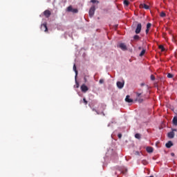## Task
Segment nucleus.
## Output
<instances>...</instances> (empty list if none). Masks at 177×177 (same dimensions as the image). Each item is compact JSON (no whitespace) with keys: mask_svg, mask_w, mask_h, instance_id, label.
<instances>
[{"mask_svg":"<svg viewBox=\"0 0 177 177\" xmlns=\"http://www.w3.org/2000/svg\"><path fill=\"white\" fill-rule=\"evenodd\" d=\"M95 10H96L95 6H91L88 12L90 17H93V15H95Z\"/></svg>","mask_w":177,"mask_h":177,"instance_id":"nucleus-1","label":"nucleus"},{"mask_svg":"<svg viewBox=\"0 0 177 177\" xmlns=\"http://www.w3.org/2000/svg\"><path fill=\"white\" fill-rule=\"evenodd\" d=\"M140 31H142V24H138L135 32L136 34H140Z\"/></svg>","mask_w":177,"mask_h":177,"instance_id":"nucleus-2","label":"nucleus"},{"mask_svg":"<svg viewBox=\"0 0 177 177\" xmlns=\"http://www.w3.org/2000/svg\"><path fill=\"white\" fill-rule=\"evenodd\" d=\"M80 89H81L82 92H83L84 93H85L88 92V91H89V88L85 84H82L80 87Z\"/></svg>","mask_w":177,"mask_h":177,"instance_id":"nucleus-3","label":"nucleus"},{"mask_svg":"<svg viewBox=\"0 0 177 177\" xmlns=\"http://www.w3.org/2000/svg\"><path fill=\"white\" fill-rule=\"evenodd\" d=\"M41 31H44V32H48V26H46V23L41 24Z\"/></svg>","mask_w":177,"mask_h":177,"instance_id":"nucleus-4","label":"nucleus"},{"mask_svg":"<svg viewBox=\"0 0 177 177\" xmlns=\"http://www.w3.org/2000/svg\"><path fill=\"white\" fill-rule=\"evenodd\" d=\"M124 82H117L116 85L119 89H122L124 88Z\"/></svg>","mask_w":177,"mask_h":177,"instance_id":"nucleus-5","label":"nucleus"},{"mask_svg":"<svg viewBox=\"0 0 177 177\" xmlns=\"http://www.w3.org/2000/svg\"><path fill=\"white\" fill-rule=\"evenodd\" d=\"M119 48H120L122 50H127L128 49V48H127V45H125L124 43H120L119 44Z\"/></svg>","mask_w":177,"mask_h":177,"instance_id":"nucleus-6","label":"nucleus"},{"mask_svg":"<svg viewBox=\"0 0 177 177\" xmlns=\"http://www.w3.org/2000/svg\"><path fill=\"white\" fill-rule=\"evenodd\" d=\"M44 15L45 17L48 18V17H50V15H52V13L50 12V10H46L44 12Z\"/></svg>","mask_w":177,"mask_h":177,"instance_id":"nucleus-7","label":"nucleus"},{"mask_svg":"<svg viewBox=\"0 0 177 177\" xmlns=\"http://www.w3.org/2000/svg\"><path fill=\"white\" fill-rule=\"evenodd\" d=\"M167 137L169 139H174L175 138V133L174 131H170L167 133Z\"/></svg>","mask_w":177,"mask_h":177,"instance_id":"nucleus-8","label":"nucleus"},{"mask_svg":"<svg viewBox=\"0 0 177 177\" xmlns=\"http://www.w3.org/2000/svg\"><path fill=\"white\" fill-rule=\"evenodd\" d=\"M140 8L141 9H146V10H148V9L150 8L149 6H147L146 3H142L140 5Z\"/></svg>","mask_w":177,"mask_h":177,"instance_id":"nucleus-9","label":"nucleus"},{"mask_svg":"<svg viewBox=\"0 0 177 177\" xmlns=\"http://www.w3.org/2000/svg\"><path fill=\"white\" fill-rule=\"evenodd\" d=\"M137 97H140V95L143 93V90L138 89V91L136 93Z\"/></svg>","mask_w":177,"mask_h":177,"instance_id":"nucleus-10","label":"nucleus"},{"mask_svg":"<svg viewBox=\"0 0 177 177\" xmlns=\"http://www.w3.org/2000/svg\"><path fill=\"white\" fill-rule=\"evenodd\" d=\"M125 102H127V103H132V102H133V100L131 99L129 95H127L125 98Z\"/></svg>","mask_w":177,"mask_h":177,"instance_id":"nucleus-11","label":"nucleus"},{"mask_svg":"<svg viewBox=\"0 0 177 177\" xmlns=\"http://www.w3.org/2000/svg\"><path fill=\"white\" fill-rule=\"evenodd\" d=\"M174 146V143L171 142V141H169L167 143H166V147L167 149H171Z\"/></svg>","mask_w":177,"mask_h":177,"instance_id":"nucleus-12","label":"nucleus"},{"mask_svg":"<svg viewBox=\"0 0 177 177\" xmlns=\"http://www.w3.org/2000/svg\"><path fill=\"white\" fill-rule=\"evenodd\" d=\"M147 153H153V147H147L146 149Z\"/></svg>","mask_w":177,"mask_h":177,"instance_id":"nucleus-13","label":"nucleus"},{"mask_svg":"<svg viewBox=\"0 0 177 177\" xmlns=\"http://www.w3.org/2000/svg\"><path fill=\"white\" fill-rule=\"evenodd\" d=\"M73 70L75 71V78H77V76L78 75V71H77V66L75 64L73 65Z\"/></svg>","mask_w":177,"mask_h":177,"instance_id":"nucleus-14","label":"nucleus"},{"mask_svg":"<svg viewBox=\"0 0 177 177\" xmlns=\"http://www.w3.org/2000/svg\"><path fill=\"white\" fill-rule=\"evenodd\" d=\"M172 122L175 125V127H177V117L176 116H175L173 118Z\"/></svg>","mask_w":177,"mask_h":177,"instance_id":"nucleus-15","label":"nucleus"},{"mask_svg":"<svg viewBox=\"0 0 177 177\" xmlns=\"http://www.w3.org/2000/svg\"><path fill=\"white\" fill-rule=\"evenodd\" d=\"M133 39H135V41H139V39H140V37H139L138 35H136L133 36Z\"/></svg>","mask_w":177,"mask_h":177,"instance_id":"nucleus-16","label":"nucleus"},{"mask_svg":"<svg viewBox=\"0 0 177 177\" xmlns=\"http://www.w3.org/2000/svg\"><path fill=\"white\" fill-rule=\"evenodd\" d=\"M145 53H146V50L145 49H142V50L140 53V57L143 56L145 55Z\"/></svg>","mask_w":177,"mask_h":177,"instance_id":"nucleus-17","label":"nucleus"},{"mask_svg":"<svg viewBox=\"0 0 177 177\" xmlns=\"http://www.w3.org/2000/svg\"><path fill=\"white\" fill-rule=\"evenodd\" d=\"M140 138H141L140 134H139V133H136L135 134V138L136 139H140Z\"/></svg>","mask_w":177,"mask_h":177,"instance_id":"nucleus-18","label":"nucleus"},{"mask_svg":"<svg viewBox=\"0 0 177 177\" xmlns=\"http://www.w3.org/2000/svg\"><path fill=\"white\" fill-rule=\"evenodd\" d=\"M124 5H125V6H128L129 5V1L128 0H124Z\"/></svg>","mask_w":177,"mask_h":177,"instance_id":"nucleus-19","label":"nucleus"},{"mask_svg":"<svg viewBox=\"0 0 177 177\" xmlns=\"http://www.w3.org/2000/svg\"><path fill=\"white\" fill-rule=\"evenodd\" d=\"M159 49H161L162 52H164V50H165V48H164V46L162 45L159 46Z\"/></svg>","mask_w":177,"mask_h":177,"instance_id":"nucleus-20","label":"nucleus"},{"mask_svg":"<svg viewBox=\"0 0 177 177\" xmlns=\"http://www.w3.org/2000/svg\"><path fill=\"white\" fill-rule=\"evenodd\" d=\"M136 100L139 103H142V102H143V99L139 98V97H137Z\"/></svg>","mask_w":177,"mask_h":177,"instance_id":"nucleus-21","label":"nucleus"},{"mask_svg":"<svg viewBox=\"0 0 177 177\" xmlns=\"http://www.w3.org/2000/svg\"><path fill=\"white\" fill-rule=\"evenodd\" d=\"M160 17H165L166 14H165V12H160Z\"/></svg>","mask_w":177,"mask_h":177,"instance_id":"nucleus-22","label":"nucleus"},{"mask_svg":"<svg viewBox=\"0 0 177 177\" xmlns=\"http://www.w3.org/2000/svg\"><path fill=\"white\" fill-rule=\"evenodd\" d=\"M67 10H68V12H73V7L68 6V7L67 8Z\"/></svg>","mask_w":177,"mask_h":177,"instance_id":"nucleus-23","label":"nucleus"},{"mask_svg":"<svg viewBox=\"0 0 177 177\" xmlns=\"http://www.w3.org/2000/svg\"><path fill=\"white\" fill-rule=\"evenodd\" d=\"M151 27V23H148L147 24V29L150 30Z\"/></svg>","mask_w":177,"mask_h":177,"instance_id":"nucleus-24","label":"nucleus"},{"mask_svg":"<svg viewBox=\"0 0 177 177\" xmlns=\"http://www.w3.org/2000/svg\"><path fill=\"white\" fill-rule=\"evenodd\" d=\"M173 77H174L173 74H171V73L167 74V78H172Z\"/></svg>","mask_w":177,"mask_h":177,"instance_id":"nucleus-25","label":"nucleus"},{"mask_svg":"<svg viewBox=\"0 0 177 177\" xmlns=\"http://www.w3.org/2000/svg\"><path fill=\"white\" fill-rule=\"evenodd\" d=\"M83 102L84 103V104L86 106V104H88V101H86V98H83Z\"/></svg>","mask_w":177,"mask_h":177,"instance_id":"nucleus-26","label":"nucleus"},{"mask_svg":"<svg viewBox=\"0 0 177 177\" xmlns=\"http://www.w3.org/2000/svg\"><path fill=\"white\" fill-rule=\"evenodd\" d=\"M151 81H154V80H156V77H154V75H151Z\"/></svg>","mask_w":177,"mask_h":177,"instance_id":"nucleus-27","label":"nucleus"},{"mask_svg":"<svg viewBox=\"0 0 177 177\" xmlns=\"http://www.w3.org/2000/svg\"><path fill=\"white\" fill-rule=\"evenodd\" d=\"M72 12H73V13H78V10L77 9H73V10H72Z\"/></svg>","mask_w":177,"mask_h":177,"instance_id":"nucleus-28","label":"nucleus"},{"mask_svg":"<svg viewBox=\"0 0 177 177\" xmlns=\"http://www.w3.org/2000/svg\"><path fill=\"white\" fill-rule=\"evenodd\" d=\"M99 82L100 84H103L104 82V80L103 79H100Z\"/></svg>","mask_w":177,"mask_h":177,"instance_id":"nucleus-29","label":"nucleus"},{"mask_svg":"<svg viewBox=\"0 0 177 177\" xmlns=\"http://www.w3.org/2000/svg\"><path fill=\"white\" fill-rule=\"evenodd\" d=\"M118 136L119 139H121V138H122V134L119 133V134L118 135Z\"/></svg>","mask_w":177,"mask_h":177,"instance_id":"nucleus-30","label":"nucleus"},{"mask_svg":"<svg viewBox=\"0 0 177 177\" xmlns=\"http://www.w3.org/2000/svg\"><path fill=\"white\" fill-rule=\"evenodd\" d=\"M149 31H150V29H146L145 30L146 34H149Z\"/></svg>","mask_w":177,"mask_h":177,"instance_id":"nucleus-31","label":"nucleus"},{"mask_svg":"<svg viewBox=\"0 0 177 177\" xmlns=\"http://www.w3.org/2000/svg\"><path fill=\"white\" fill-rule=\"evenodd\" d=\"M76 88H80V84L76 82Z\"/></svg>","mask_w":177,"mask_h":177,"instance_id":"nucleus-32","label":"nucleus"},{"mask_svg":"<svg viewBox=\"0 0 177 177\" xmlns=\"http://www.w3.org/2000/svg\"><path fill=\"white\" fill-rule=\"evenodd\" d=\"M171 132H176V129H172Z\"/></svg>","mask_w":177,"mask_h":177,"instance_id":"nucleus-33","label":"nucleus"},{"mask_svg":"<svg viewBox=\"0 0 177 177\" xmlns=\"http://www.w3.org/2000/svg\"><path fill=\"white\" fill-rule=\"evenodd\" d=\"M92 3H96V0H91Z\"/></svg>","mask_w":177,"mask_h":177,"instance_id":"nucleus-34","label":"nucleus"},{"mask_svg":"<svg viewBox=\"0 0 177 177\" xmlns=\"http://www.w3.org/2000/svg\"><path fill=\"white\" fill-rule=\"evenodd\" d=\"M84 82H86V77H84Z\"/></svg>","mask_w":177,"mask_h":177,"instance_id":"nucleus-35","label":"nucleus"},{"mask_svg":"<svg viewBox=\"0 0 177 177\" xmlns=\"http://www.w3.org/2000/svg\"><path fill=\"white\" fill-rule=\"evenodd\" d=\"M101 114H102V115H104H104H106V114H104V112H101Z\"/></svg>","mask_w":177,"mask_h":177,"instance_id":"nucleus-36","label":"nucleus"},{"mask_svg":"<svg viewBox=\"0 0 177 177\" xmlns=\"http://www.w3.org/2000/svg\"><path fill=\"white\" fill-rule=\"evenodd\" d=\"M171 156L172 157H174V156H175V153H171Z\"/></svg>","mask_w":177,"mask_h":177,"instance_id":"nucleus-37","label":"nucleus"},{"mask_svg":"<svg viewBox=\"0 0 177 177\" xmlns=\"http://www.w3.org/2000/svg\"><path fill=\"white\" fill-rule=\"evenodd\" d=\"M140 85L141 86H145V83H142Z\"/></svg>","mask_w":177,"mask_h":177,"instance_id":"nucleus-38","label":"nucleus"},{"mask_svg":"<svg viewBox=\"0 0 177 177\" xmlns=\"http://www.w3.org/2000/svg\"><path fill=\"white\" fill-rule=\"evenodd\" d=\"M95 113H97V114H100V113H99V111H96Z\"/></svg>","mask_w":177,"mask_h":177,"instance_id":"nucleus-39","label":"nucleus"},{"mask_svg":"<svg viewBox=\"0 0 177 177\" xmlns=\"http://www.w3.org/2000/svg\"><path fill=\"white\" fill-rule=\"evenodd\" d=\"M93 111H97V110L96 109H93Z\"/></svg>","mask_w":177,"mask_h":177,"instance_id":"nucleus-40","label":"nucleus"},{"mask_svg":"<svg viewBox=\"0 0 177 177\" xmlns=\"http://www.w3.org/2000/svg\"><path fill=\"white\" fill-rule=\"evenodd\" d=\"M142 164H145V161H142Z\"/></svg>","mask_w":177,"mask_h":177,"instance_id":"nucleus-41","label":"nucleus"},{"mask_svg":"<svg viewBox=\"0 0 177 177\" xmlns=\"http://www.w3.org/2000/svg\"><path fill=\"white\" fill-rule=\"evenodd\" d=\"M142 164H145V161H142Z\"/></svg>","mask_w":177,"mask_h":177,"instance_id":"nucleus-42","label":"nucleus"},{"mask_svg":"<svg viewBox=\"0 0 177 177\" xmlns=\"http://www.w3.org/2000/svg\"><path fill=\"white\" fill-rule=\"evenodd\" d=\"M137 154H139V152H137Z\"/></svg>","mask_w":177,"mask_h":177,"instance_id":"nucleus-43","label":"nucleus"},{"mask_svg":"<svg viewBox=\"0 0 177 177\" xmlns=\"http://www.w3.org/2000/svg\"><path fill=\"white\" fill-rule=\"evenodd\" d=\"M139 49H141V48L140 47Z\"/></svg>","mask_w":177,"mask_h":177,"instance_id":"nucleus-44","label":"nucleus"}]
</instances>
